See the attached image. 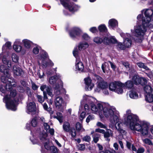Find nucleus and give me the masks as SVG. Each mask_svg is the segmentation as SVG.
Returning <instances> with one entry per match:
<instances>
[{"instance_id":"obj_1","label":"nucleus","mask_w":153,"mask_h":153,"mask_svg":"<svg viewBox=\"0 0 153 153\" xmlns=\"http://www.w3.org/2000/svg\"><path fill=\"white\" fill-rule=\"evenodd\" d=\"M124 123L129 125L132 131H137L143 136H148L150 130L153 135V126L150 128V124L145 121H139L138 117L131 113L130 110H128L124 114Z\"/></svg>"},{"instance_id":"obj_2","label":"nucleus","mask_w":153,"mask_h":153,"mask_svg":"<svg viewBox=\"0 0 153 153\" xmlns=\"http://www.w3.org/2000/svg\"><path fill=\"white\" fill-rule=\"evenodd\" d=\"M102 114L105 117L109 119L110 123L114 121L115 117L117 116L119 113L114 107H111L108 104L104 103L101 115Z\"/></svg>"},{"instance_id":"obj_3","label":"nucleus","mask_w":153,"mask_h":153,"mask_svg":"<svg viewBox=\"0 0 153 153\" xmlns=\"http://www.w3.org/2000/svg\"><path fill=\"white\" fill-rule=\"evenodd\" d=\"M16 94V90H13L10 93V95H6L3 99V101L6 103L7 108L12 111L16 110V106L18 102V99L16 100L14 97Z\"/></svg>"},{"instance_id":"obj_4","label":"nucleus","mask_w":153,"mask_h":153,"mask_svg":"<svg viewBox=\"0 0 153 153\" xmlns=\"http://www.w3.org/2000/svg\"><path fill=\"white\" fill-rule=\"evenodd\" d=\"M145 17H143L142 15H138L137 19L139 20H142L143 24L148 26L150 28H153V23L151 21V17L153 15V10L151 9L146 10L144 12Z\"/></svg>"},{"instance_id":"obj_5","label":"nucleus","mask_w":153,"mask_h":153,"mask_svg":"<svg viewBox=\"0 0 153 153\" xmlns=\"http://www.w3.org/2000/svg\"><path fill=\"white\" fill-rule=\"evenodd\" d=\"M149 28L148 26L145 25L143 23L142 25H137L134 27V34L137 39H135L136 42H141L142 39L143 38L145 32L146 31V27Z\"/></svg>"},{"instance_id":"obj_6","label":"nucleus","mask_w":153,"mask_h":153,"mask_svg":"<svg viewBox=\"0 0 153 153\" xmlns=\"http://www.w3.org/2000/svg\"><path fill=\"white\" fill-rule=\"evenodd\" d=\"M147 82V80L143 77H133L132 81H128L125 84L124 87L128 88H131L134 84L136 85L141 84L143 85H145Z\"/></svg>"},{"instance_id":"obj_7","label":"nucleus","mask_w":153,"mask_h":153,"mask_svg":"<svg viewBox=\"0 0 153 153\" xmlns=\"http://www.w3.org/2000/svg\"><path fill=\"white\" fill-rule=\"evenodd\" d=\"M48 57L47 53L44 51H43L41 53L38 55V63L39 65L42 64L44 66H47L49 65L51 66L53 65V63L50 62V63L46 61V59Z\"/></svg>"},{"instance_id":"obj_8","label":"nucleus","mask_w":153,"mask_h":153,"mask_svg":"<svg viewBox=\"0 0 153 153\" xmlns=\"http://www.w3.org/2000/svg\"><path fill=\"white\" fill-rule=\"evenodd\" d=\"M104 102L98 103L97 105H94L92 101L89 104L91 107V110L93 113L98 114L101 116L102 109Z\"/></svg>"},{"instance_id":"obj_9","label":"nucleus","mask_w":153,"mask_h":153,"mask_svg":"<svg viewBox=\"0 0 153 153\" xmlns=\"http://www.w3.org/2000/svg\"><path fill=\"white\" fill-rule=\"evenodd\" d=\"M97 86L95 89V91L99 92L101 90H103L108 88V84L104 81L102 77H97Z\"/></svg>"},{"instance_id":"obj_10","label":"nucleus","mask_w":153,"mask_h":153,"mask_svg":"<svg viewBox=\"0 0 153 153\" xmlns=\"http://www.w3.org/2000/svg\"><path fill=\"white\" fill-rule=\"evenodd\" d=\"M9 77H1V81L4 83H7V84L4 87L5 90L3 88H1L0 91L2 93L6 94L8 91H10L11 90L12 85L11 84V79L8 78Z\"/></svg>"},{"instance_id":"obj_11","label":"nucleus","mask_w":153,"mask_h":153,"mask_svg":"<svg viewBox=\"0 0 153 153\" xmlns=\"http://www.w3.org/2000/svg\"><path fill=\"white\" fill-rule=\"evenodd\" d=\"M114 121V122H110L109 126L110 128L113 129L115 125V127L117 130L122 128L123 125L122 120L120 118L119 114L117 116L115 117Z\"/></svg>"},{"instance_id":"obj_12","label":"nucleus","mask_w":153,"mask_h":153,"mask_svg":"<svg viewBox=\"0 0 153 153\" xmlns=\"http://www.w3.org/2000/svg\"><path fill=\"white\" fill-rule=\"evenodd\" d=\"M78 49L77 48H75L73 51L74 56L76 58V70L80 71H82L84 69V66L82 62L79 61V58H77Z\"/></svg>"},{"instance_id":"obj_13","label":"nucleus","mask_w":153,"mask_h":153,"mask_svg":"<svg viewBox=\"0 0 153 153\" xmlns=\"http://www.w3.org/2000/svg\"><path fill=\"white\" fill-rule=\"evenodd\" d=\"M59 85H56L54 87L55 89L54 93L55 94L57 95H63L66 94V91L63 88V83L62 81L59 80Z\"/></svg>"},{"instance_id":"obj_14","label":"nucleus","mask_w":153,"mask_h":153,"mask_svg":"<svg viewBox=\"0 0 153 153\" xmlns=\"http://www.w3.org/2000/svg\"><path fill=\"white\" fill-rule=\"evenodd\" d=\"M120 35L124 39L123 44L126 48H128L131 46V41L130 38L131 37L130 34L126 33H121Z\"/></svg>"},{"instance_id":"obj_15","label":"nucleus","mask_w":153,"mask_h":153,"mask_svg":"<svg viewBox=\"0 0 153 153\" xmlns=\"http://www.w3.org/2000/svg\"><path fill=\"white\" fill-rule=\"evenodd\" d=\"M36 111V106L33 102L28 101L27 106L26 112L27 113L32 115L34 114Z\"/></svg>"},{"instance_id":"obj_16","label":"nucleus","mask_w":153,"mask_h":153,"mask_svg":"<svg viewBox=\"0 0 153 153\" xmlns=\"http://www.w3.org/2000/svg\"><path fill=\"white\" fill-rule=\"evenodd\" d=\"M61 4L63 6L68 8L70 11L73 12L77 10L79 7L74 3H71L70 4H68L63 1L60 0Z\"/></svg>"},{"instance_id":"obj_17","label":"nucleus","mask_w":153,"mask_h":153,"mask_svg":"<svg viewBox=\"0 0 153 153\" xmlns=\"http://www.w3.org/2000/svg\"><path fill=\"white\" fill-rule=\"evenodd\" d=\"M85 84V88L86 91H91L94 86V84L92 82L90 77H86L84 79Z\"/></svg>"},{"instance_id":"obj_18","label":"nucleus","mask_w":153,"mask_h":153,"mask_svg":"<svg viewBox=\"0 0 153 153\" xmlns=\"http://www.w3.org/2000/svg\"><path fill=\"white\" fill-rule=\"evenodd\" d=\"M125 85L119 81H115L111 83L109 85V90L113 91H115L117 87H124Z\"/></svg>"},{"instance_id":"obj_19","label":"nucleus","mask_w":153,"mask_h":153,"mask_svg":"<svg viewBox=\"0 0 153 153\" xmlns=\"http://www.w3.org/2000/svg\"><path fill=\"white\" fill-rule=\"evenodd\" d=\"M81 33V30L79 27H74L70 32V36L73 38H74L79 36Z\"/></svg>"},{"instance_id":"obj_20","label":"nucleus","mask_w":153,"mask_h":153,"mask_svg":"<svg viewBox=\"0 0 153 153\" xmlns=\"http://www.w3.org/2000/svg\"><path fill=\"white\" fill-rule=\"evenodd\" d=\"M54 102L56 107L61 110L62 106L64 103L62 98L60 96L56 97Z\"/></svg>"},{"instance_id":"obj_21","label":"nucleus","mask_w":153,"mask_h":153,"mask_svg":"<svg viewBox=\"0 0 153 153\" xmlns=\"http://www.w3.org/2000/svg\"><path fill=\"white\" fill-rule=\"evenodd\" d=\"M13 71L14 75L18 76H21L24 73L22 70L17 65L13 66Z\"/></svg>"},{"instance_id":"obj_22","label":"nucleus","mask_w":153,"mask_h":153,"mask_svg":"<svg viewBox=\"0 0 153 153\" xmlns=\"http://www.w3.org/2000/svg\"><path fill=\"white\" fill-rule=\"evenodd\" d=\"M45 89L48 94L51 97H52V90L51 88L45 85H42L40 87V89L42 91H44V89Z\"/></svg>"},{"instance_id":"obj_23","label":"nucleus","mask_w":153,"mask_h":153,"mask_svg":"<svg viewBox=\"0 0 153 153\" xmlns=\"http://www.w3.org/2000/svg\"><path fill=\"white\" fill-rule=\"evenodd\" d=\"M94 42L97 44H100L102 42L105 43H108L109 42L110 39L107 37H105L103 40L102 39L99 37H96L94 39Z\"/></svg>"},{"instance_id":"obj_24","label":"nucleus","mask_w":153,"mask_h":153,"mask_svg":"<svg viewBox=\"0 0 153 153\" xmlns=\"http://www.w3.org/2000/svg\"><path fill=\"white\" fill-rule=\"evenodd\" d=\"M137 65L140 68H143L146 70L149 71V73H146L147 76H149L153 75L152 72L150 71L149 68L144 63L142 62H138L137 63Z\"/></svg>"},{"instance_id":"obj_25","label":"nucleus","mask_w":153,"mask_h":153,"mask_svg":"<svg viewBox=\"0 0 153 153\" xmlns=\"http://www.w3.org/2000/svg\"><path fill=\"white\" fill-rule=\"evenodd\" d=\"M48 134L47 133L43 131L41 132L39 135L40 140L42 143L47 141V140H49L47 138Z\"/></svg>"},{"instance_id":"obj_26","label":"nucleus","mask_w":153,"mask_h":153,"mask_svg":"<svg viewBox=\"0 0 153 153\" xmlns=\"http://www.w3.org/2000/svg\"><path fill=\"white\" fill-rule=\"evenodd\" d=\"M53 113V111H51V112H50L51 117V118L57 119L60 123H62L63 121V119L62 114L60 112H58L56 113L57 116H56L52 115Z\"/></svg>"},{"instance_id":"obj_27","label":"nucleus","mask_w":153,"mask_h":153,"mask_svg":"<svg viewBox=\"0 0 153 153\" xmlns=\"http://www.w3.org/2000/svg\"><path fill=\"white\" fill-rule=\"evenodd\" d=\"M22 43L25 48L27 50L29 49L33 44L32 42L27 39L22 40Z\"/></svg>"},{"instance_id":"obj_28","label":"nucleus","mask_w":153,"mask_h":153,"mask_svg":"<svg viewBox=\"0 0 153 153\" xmlns=\"http://www.w3.org/2000/svg\"><path fill=\"white\" fill-rule=\"evenodd\" d=\"M0 71L6 76H10V73L9 68H6L3 65H1L0 66Z\"/></svg>"},{"instance_id":"obj_29","label":"nucleus","mask_w":153,"mask_h":153,"mask_svg":"<svg viewBox=\"0 0 153 153\" xmlns=\"http://www.w3.org/2000/svg\"><path fill=\"white\" fill-rule=\"evenodd\" d=\"M13 48L15 51L17 52H21L22 53L24 54L26 51L25 49H22V47L20 45H13Z\"/></svg>"},{"instance_id":"obj_30","label":"nucleus","mask_w":153,"mask_h":153,"mask_svg":"<svg viewBox=\"0 0 153 153\" xmlns=\"http://www.w3.org/2000/svg\"><path fill=\"white\" fill-rule=\"evenodd\" d=\"M129 97L132 99H137L138 97V95L137 92L134 90H132L129 92Z\"/></svg>"},{"instance_id":"obj_31","label":"nucleus","mask_w":153,"mask_h":153,"mask_svg":"<svg viewBox=\"0 0 153 153\" xmlns=\"http://www.w3.org/2000/svg\"><path fill=\"white\" fill-rule=\"evenodd\" d=\"M108 23L110 27L112 28H113L118 25L117 21L114 19H112L110 20Z\"/></svg>"},{"instance_id":"obj_32","label":"nucleus","mask_w":153,"mask_h":153,"mask_svg":"<svg viewBox=\"0 0 153 153\" xmlns=\"http://www.w3.org/2000/svg\"><path fill=\"white\" fill-rule=\"evenodd\" d=\"M145 100L149 102H153V93L145 94Z\"/></svg>"},{"instance_id":"obj_33","label":"nucleus","mask_w":153,"mask_h":153,"mask_svg":"<svg viewBox=\"0 0 153 153\" xmlns=\"http://www.w3.org/2000/svg\"><path fill=\"white\" fill-rule=\"evenodd\" d=\"M57 77H50L49 79V81L50 83L51 84H54V83H55L56 85H58L59 84V82L60 80H57L56 79Z\"/></svg>"},{"instance_id":"obj_34","label":"nucleus","mask_w":153,"mask_h":153,"mask_svg":"<svg viewBox=\"0 0 153 153\" xmlns=\"http://www.w3.org/2000/svg\"><path fill=\"white\" fill-rule=\"evenodd\" d=\"M144 90L145 92V94L153 93V89H152L151 87L149 85H147L144 87Z\"/></svg>"},{"instance_id":"obj_35","label":"nucleus","mask_w":153,"mask_h":153,"mask_svg":"<svg viewBox=\"0 0 153 153\" xmlns=\"http://www.w3.org/2000/svg\"><path fill=\"white\" fill-rule=\"evenodd\" d=\"M63 128L65 131L68 132L70 129V123L67 122H65L63 125Z\"/></svg>"},{"instance_id":"obj_36","label":"nucleus","mask_w":153,"mask_h":153,"mask_svg":"<svg viewBox=\"0 0 153 153\" xmlns=\"http://www.w3.org/2000/svg\"><path fill=\"white\" fill-rule=\"evenodd\" d=\"M94 98L92 97L86 95H84L83 96V100H84L87 101L89 104L91 102H92Z\"/></svg>"},{"instance_id":"obj_37","label":"nucleus","mask_w":153,"mask_h":153,"mask_svg":"<svg viewBox=\"0 0 153 153\" xmlns=\"http://www.w3.org/2000/svg\"><path fill=\"white\" fill-rule=\"evenodd\" d=\"M106 130L107 131L106 132L105 131L104 133V137L105 138H108L110 136H112L113 135V132L111 130L106 128Z\"/></svg>"},{"instance_id":"obj_38","label":"nucleus","mask_w":153,"mask_h":153,"mask_svg":"<svg viewBox=\"0 0 153 153\" xmlns=\"http://www.w3.org/2000/svg\"><path fill=\"white\" fill-rule=\"evenodd\" d=\"M88 47V44L86 42L80 43L79 45V50L85 49Z\"/></svg>"},{"instance_id":"obj_39","label":"nucleus","mask_w":153,"mask_h":153,"mask_svg":"<svg viewBox=\"0 0 153 153\" xmlns=\"http://www.w3.org/2000/svg\"><path fill=\"white\" fill-rule=\"evenodd\" d=\"M44 144V146L45 148L48 150L49 151L51 148L52 146H51L49 140H47V141L43 143Z\"/></svg>"},{"instance_id":"obj_40","label":"nucleus","mask_w":153,"mask_h":153,"mask_svg":"<svg viewBox=\"0 0 153 153\" xmlns=\"http://www.w3.org/2000/svg\"><path fill=\"white\" fill-rule=\"evenodd\" d=\"M2 61L4 64H7L8 68H10L11 66V62L10 61L7 60L6 59V56L4 55L2 59Z\"/></svg>"},{"instance_id":"obj_41","label":"nucleus","mask_w":153,"mask_h":153,"mask_svg":"<svg viewBox=\"0 0 153 153\" xmlns=\"http://www.w3.org/2000/svg\"><path fill=\"white\" fill-rule=\"evenodd\" d=\"M102 68L103 72L105 73L108 74L110 72L108 66L107 67L105 64H102Z\"/></svg>"},{"instance_id":"obj_42","label":"nucleus","mask_w":153,"mask_h":153,"mask_svg":"<svg viewBox=\"0 0 153 153\" xmlns=\"http://www.w3.org/2000/svg\"><path fill=\"white\" fill-rule=\"evenodd\" d=\"M76 128L77 131H85L84 129L82 128V125L79 122H77L76 124Z\"/></svg>"},{"instance_id":"obj_43","label":"nucleus","mask_w":153,"mask_h":153,"mask_svg":"<svg viewBox=\"0 0 153 153\" xmlns=\"http://www.w3.org/2000/svg\"><path fill=\"white\" fill-rule=\"evenodd\" d=\"M11 58L13 62H17L19 60L18 56L15 53H13L12 54Z\"/></svg>"},{"instance_id":"obj_44","label":"nucleus","mask_w":153,"mask_h":153,"mask_svg":"<svg viewBox=\"0 0 153 153\" xmlns=\"http://www.w3.org/2000/svg\"><path fill=\"white\" fill-rule=\"evenodd\" d=\"M27 93L28 96V101H33L34 99L33 95L31 94V92L29 89L27 90Z\"/></svg>"},{"instance_id":"obj_45","label":"nucleus","mask_w":153,"mask_h":153,"mask_svg":"<svg viewBox=\"0 0 153 153\" xmlns=\"http://www.w3.org/2000/svg\"><path fill=\"white\" fill-rule=\"evenodd\" d=\"M30 123L32 127H36L38 124L36 118H34L33 119L31 120Z\"/></svg>"},{"instance_id":"obj_46","label":"nucleus","mask_w":153,"mask_h":153,"mask_svg":"<svg viewBox=\"0 0 153 153\" xmlns=\"http://www.w3.org/2000/svg\"><path fill=\"white\" fill-rule=\"evenodd\" d=\"M6 47L7 48L10 49L11 48V43L10 42H7L4 45H3L2 48V51L4 52V51L5 50V47Z\"/></svg>"},{"instance_id":"obj_47","label":"nucleus","mask_w":153,"mask_h":153,"mask_svg":"<svg viewBox=\"0 0 153 153\" xmlns=\"http://www.w3.org/2000/svg\"><path fill=\"white\" fill-rule=\"evenodd\" d=\"M123 87H117L114 92L119 94H122L123 92V90L122 88Z\"/></svg>"},{"instance_id":"obj_48","label":"nucleus","mask_w":153,"mask_h":153,"mask_svg":"<svg viewBox=\"0 0 153 153\" xmlns=\"http://www.w3.org/2000/svg\"><path fill=\"white\" fill-rule=\"evenodd\" d=\"M98 29L100 32H106L107 30L104 25H102L98 27Z\"/></svg>"},{"instance_id":"obj_49","label":"nucleus","mask_w":153,"mask_h":153,"mask_svg":"<svg viewBox=\"0 0 153 153\" xmlns=\"http://www.w3.org/2000/svg\"><path fill=\"white\" fill-rule=\"evenodd\" d=\"M143 142L145 143L150 145H152L153 144L152 142L149 139L146 138L143 140Z\"/></svg>"},{"instance_id":"obj_50","label":"nucleus","mask_w":153,"mask_h":153,"mask_svg":"<svg viewBox=\"0 0 153 153\" xmlns=\"http://www.w3.org/2000/svg\"><path fill=\"white\" fill-rule=\"evenodd\" d=\"M82 139L83 141L89 142L91 140V137L90 136L87 135L84 137Z\"/></svg>"},{"instance_id":"obj_51","label":"nucleus","mask_w":153,"mask_h":153,"mask_svg":"<svg viewBox=\"0 0 153 153\" xmlns=\"http://www.w3.org/2000/svg\"><path fill=\"white\" fill-rule=\"evenodd\" d=\"M84 108L85 111L88 114L90 113L91 109L88 104H86L84 105Z\"/></svg>"},{"instance_id":"obj_52","label":"nucleus","mask_w":153,"mask_h":153,"mask_svg":"<svg viewBox=\"0 0 153 153\" xmlns=\"http://www.w3.org/2000/svg\"><path fill=\"white\" fill-rule=\"evenodd\" d=\"M36 97L38 101L41 103H42L44 101V99L42 97L39 95H36Z\"/></svg>"},{"instance_id":"obj_53","label":"nucleus","mask_w":153,"mask_h":153,"mask_svg":"<svg viewBox=\"0 0 153 153\" xmlns=\"http://www.w3.org/2000/svg\"><path fill=\"white\" fill-rule=\"evenodd\" d=\"M39 48L40 47L38 46H36L34 48L33 50V53L35 54H38Z\"/></svg>"},{"instance_id":"obj_54","label":"nucleus","mask_w":153,"mask_h":153,"mask_svg":"<svg viewBox=\"0 0 153 153\" xmlns=\"http://www.w3.org/2000/svg\"><path fill=\"white\" fill-rule=\"evenodd\" d=\"M100 135L99 134H96L93 137V141L94 142L96 143L98 141Z\"/></svg>"},{"instance_id":"obj_55","label":"nucleus","mask_w":153,"mask_h":153,"mask_svg":"<svg viewBox=\"0 0 153 153\" xmlns=\"http://www.w3.org/2000/svg\"><path fill=\"white\" fill-rule=\"evenodd\" d=\"M51 152L53 153H56L58 152V149L54 146H51V148L49 150Z\"/></svg>"},{"instance_id":"obj_56","label":"nucleus","mask_w":153,"mask_h":153,"mask_svg":"<svg viewBox=\"0 0 153 153\" xmlns=\"http://www.w3.org/2000/svg\"><path fill=\"white\" fill-rule=\"evenodd\" d=\"M94 115L92 114L89 115L87 118L86 121L87 123H89L90 121L94 119Z\"/></svg>"},{"instance_id":"obj_57","label":"nucleus","mask_w":153,"mask_h":153,"mask_svg":"<svg viewBox=\"0 0 153 153\" xmlns=\"http://www.w3.org/2000/svg\"><path fill=\"white\" fill-rule=\"evenodd\" d=\"M96 125L99 127H100L102 128H105L106 129L107 127L105 125L103 124L102 123H101L100 122H98L97 123Z\"/></svg>"},{"instance_id":"obj_58","label":"nucleus","mask_w":153,"mask_h":153,"mask_svg":"<svg viewBox=\"0 0 153 153\" xmlns=\"http://www.w3.org/2000/svg\"><path fill=\"white\" fill-rule=\"evenodd\" d=\"M43 108L45 110L49 111L50 113V112H51L50 111H51V108H48V106L46 103H44L43 104Z\"/></svg>"},{"instance_id":"obj_59","label":"nucleus","mask_w":153,"mask_h":153,"mask_svg":"<svg viewBox=\"0 0 153 153\" xmlns=\"http://www.w3.org/2000/svg\"><path fill=\"white\" fill-rule=\"evenodd\" d=\"M71 133L73 137H75L76 135V131L75 129L74 128H71Z\"/></svg>"},{"instance_id":"obj_60","label":"nucleus","mask_w":153,"mask_h":153,"mask_svg":"<svg viewBox=\"0 0 153 153\" xmlns=\"http://www.w3.org/2000/svg\"><path fill=\"white\" fill-rule=\"evenodd\" d=\"M118 47L121 49H124L126 48V46L124 45L123 44H122L121 42H119L118 43L117 45Z\"/></svg>"},{"instance_id":"obj_61","label":"nucleus","mask_w":153,"mask_h":153,"mask_svg":"<svg viewBox=\"0 0 153 153\" xmlns=\"http://www.w3.org/2000/svg\"><path fill=\"white\" fill-rule=\"evenodd\" d=\"M43 126L44 127L45 129L47 131L50 128V126L47 123H43Z\"/></svg>"},{"instance_id":"obj_62","label":"nucleus","mask_w":153,"mask_h":153,"mask_svg":"<svg viewBox=\"0 0 153 153\" xmlns=\"http://www.w3.org/2000/svg\"><path fill=\"white\" fill-rule=\"evenodd\" d=\"M78 149L81 150H83L85 149V146L82 144H79L78 146Z\"/></svg>"},{"instance_id":"obj_63","label":"nucleus","mask_w":153,"mask_h":153,"mask_svg":"<svg viewBox=\"0 0 153 153\" xmlns=\"http://www.w3.org/2000/svg\"><path fill=\"white\" fill-rule=\"evenodd\" d=\"M85 113L84 112H82L80 114L79 119L81 121H82L83 119L85 117Z\"/></svg>"},{"instance_id":"obj_64","label":"nucleus","mask_w":153,"mask_h":153,"mask_svg":"<svg viewBox=\"0 0 153 153\" xmlns=\"http://www.w3.org/2000/svg\"><path fill=\"white\" fill-rule=\"evenodd\" d=\"M144 152V149L143 148H139L137 150V153H143Z\"/></svg>"}]
</instances>
